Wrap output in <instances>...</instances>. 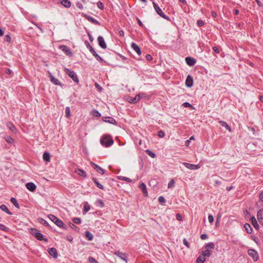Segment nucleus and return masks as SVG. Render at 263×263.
<instances>
[{
  "label": "nucleus",
  "mask_w": 263,
  "mask_h": 263,
  "mask_svg": "<svg viewBox=\"0 0 263 263\" xmlns=\"http://www.w3.org/2000/svg\"><path fill=\"white\" fill-rule=\"evenodd\" d=\"M100 143L102 145L108 147L114 143L112 137L109 135H104L100 139Z\"/></svg>",
  "instance_id": "nucleus-1"
},
{
  "label": "nucleus",
  "mask_w": 263,
  "mask_h": 263,
  "mask_svg": "<svg viewBox=\"0 0 263 263\" xmlns=\"http://www.w3.org/2000/svg\"><path fill=\"white\" fill-rule=\"evenodd\" d=\"M48 217L58 227H59L60 228H62L64 230L67 229V227L64 225L63 222L61 220L59 219L57 217H56L55 216H54L52 214H50L48 215Z\"/></svg>",
  "instance_id": "nucleus-2"
},
{
  "label": "nucleus",
  "mask_w": 263,
  "mask_h": 263,
  "mask_svg": "<svg viewBox=\"0 0 263 263\" xmlns=\"http://www.w3.org/2000/svg\"><path fill=\"white\" fill-rule=\"evenodd\" d=\"M153 5L154 6V8L157 13L158 15H159L162 18L167 20V21H171L170 18L166 15L162 11L161 9L157 5V4L155 2H153Z\"/></svg>",
  "instance_id": "nucleus-3"
},
{
  "label": "nucleus",
  "mask_w": 263,
  "mask_h": 263,
  "mask_svg": "<svg viewBox=\"0 0 263 263\" xmlns=\"http://www.w3.org/2000/svg\"><path fill=\"white\" fill-rule=\"evenodd\" d=\"M65 72L70 78H71L72 79V80L74 82H76L77 83H79V78H78L76 73L74 71L71 70L69 69L68 68H65Z\"/></svg>",
  "instance_id": "nucleus-4"
},
{
  "label": "nucleus",
  "mask_w": 263,
  "mask_h": 263,
  "mask_svg": "<svg viewBox=\"0 0 263 263\" xmlns=\"http://www.w3.org/2000/svg\"><path fill=\"white\" fill-rule=\"evenodd\" d=\"M248 254L251 257H252V258H253V259L254 261H256L258 259L259 256H258V253L256 251H255V250H253V249H249L248 250Z\"/></svg>",
  "instance_id": "nucleus-5"
},
{
  "label": "nucleus",
  "mask_w": 263,
  "mask_h": 263,
  "mask_svg": "<svg viewBox=\"0 0 263 263\" xmlns=\"http://www.w3.org/2000/svg\"><path fill=\"white\" fill-rule=\"evenodd\" d=\"M90 164L98 173L101 174L102 175L105 173V170L102 169L101 167H100L99 165H98L94 162H91Z\"/></svg>",
  "instance_id": "nucleus-6"
},
{
  "label": "nucleus",
  "mask_w": 263,
  "mask_h": 263,
  "mask_svg": "<svg viewBox=\"0 0 263 263\" xmlns=\"http://www.w3.org/2000/svg\"><path fill=\"white\" fill-rule=\"evenodd\" d=\"M59 48L64 52L67 55H71L72 54L70 49L66 45H61L60 46Z\"/></svg>",
  "instance_id": "nucleus-7"
},
{
  "label": "nucleus",
  "mask_w": 263,
  "mask_h": 263,
  "mask_svg": "<svg viewBox=\"0 0 263 263\" xmlns=\"http://www.w3.org/2000/svg\"><path fill=\"white\" fill-rule=\"evenodd\" d=\"M183 164L187 168L192 170H195L200 168V165L191 164L186 162L183 163Z\"/></svg>",
  "instance_id": "nucleus-8"
},
{
  "label": "nucleus",
  "mask_w": 263,
  "mask_h": 263,
  "mask_svg": "<svg viewBox=\"0 0 263 263\" xmlns=\"http://www.w3.org/2000/svg\"><path fill=\"white\" fill-rule=\"evenodd\" d=\"M185 60L186 64L190 66H194L196 63V60L194 58L190 57L185 58Z\"/></svg>",
  "instance_id": "nucleus-9"
},
{
  "label": "nucleus",
  "mask_w": 263,
  "mask_h": 263,
  "mask_svg": "<svg viewBox=\"0 0 263 263\" xmlns=\"http://www.w3.org/2000/svg\"><path fill=\"white\" fill-rule=\"evenodd\" d=\"M98 41L99 46L103 49H106L107 47L106 44L103 37L102 36H99L98 37Z\"/></svg>",
  "instance_id": "nucleus-10"
},
{
  "label": "nucleus",
  "mask_w": 263,
  "mask_h": 263,
  "mask_svg": "<svg viewBox=\"0 0 263 263\" xmlns=\"http://www.w3.org/2000/svg\"><path fill=\"white\" fill-rule=\"evenodd\" d=\"M102 120L103 121L105 122H108L109 123H111L112 124L116 125L117 124V121L116 120L110 117H105L102 118Z\"/></svg>",
  "instance_id": "nucleus-11"
},
{
  "label": "nucleus",
  "mask_w": 263,
  "mask_h": 263,
  "mask_svg": "<svg viewBox=\"0 0 263 263\" xmlns=\"http://www.w3.org/2000/svg\"><path fill=\"white\" fill-rule=\"evenodd\" d=\"M115 254L117 256L120 257L121 259H122L123 260L127 262V256L125 253H124L123 252H121L120 251H117L115 253Z\"/></svg>",
  "instance_id": "nucleus-12"
},
{
  "label": "nucleus",
  "mask_w": 263,
  "mask_h": 263,
  "mask_svg": "<svg viewBox=\"0 0 263 263\" xmlns=\"http://www.w3.org/2000/svg\"><path fill=\"white\" fill-rule=\"evenodd\" d=\"M257 217L259 222L263 226V209H260L258 211Z\"/></svg>",
  "instance_id": "nucleus-13"
},
{
  "label": "nucleus",
  "mask_w": 263,
  "mask_h": 263,
  "mask_svg": "<svg viewBox=\"0 0 263 263\" xmlns=\"http://www.w3.org/2000/svg\"><path fill=\"white\" fill-rule=\"evenodd\" d=\"M49 78L50 81L55 85L58 86H62V84L60 82V81L57 78H54L52 75L50 73L49 74Z\"/></svg>",
  "instance_id": "nucleus-14"
},
{
  "label": "nucleus",
  "mask_w": 263,
  "mask_h": 263,
  "mask_svg": "<svg viewBox=\"0 0 263 263\" xmlns=\"http://www.w3.org/2000/svg\"><path fill=\"white\" fill-rule=\"evenodd\" d=\"M185 84L188 87H191L193 85V79L192 76L188 75L187 76Z\"/></svg>",
  "instance_id": "nucleus-15"
},
{
  "label": "nucleus",
  "mask_w": 263,
  "mask_h": 263,
  "mask_svg": "<svg viewBox=\"0 0 263 263\" xmlns=\"http://www.w3.org/2000/svg\"><path fill=\"white\" fill-rule=\"evenodd\" d=\"M26 188L31 192H33L36 188V186L33 182H28L26 184Z\"/></svg>",
  "instance_id": "nucleus-16"
},
{
  "label": "nucleus",
  "mask_w": 263,
  "mask_h": 263,
  "mask_svg": "<svg viewBox=\"0 0 263 263\" xmlns=\"http://www.w3.org/2000/svg\"><path fill=\"white\" fill-rule=\"evenodd\" d=\"M49 254L53 257L54 258L58 257V252L57 249L55 248H51L49 249L48 250Z\"/></svg>",
  "instance_id": "nucleus-17"
},
{
  "label": "nucleus",
  "mask_w": 263,
  "mask_h": 263,
  "mask_svg": "<svg viewBox=\"0 0 263 263\" xmlns=\"http://www.w3.org/2000/svg\"><path fill=\"white\" fill-rule=\"evenodd\" d=\"M131 47L132 48L138 53V55H141V51L140 47L135 43L131 44Z\"/></svg>",
  "instance_id": "nucleus-18"
},
{
  "label": "nucleus",
  "mask_w": 263,
  "mask_h": 263,
  "mask_svg": "<svg viewBox=\"0 0 263 263\" xmlns=\"http://www.w3.org/2000/svg\"><path fill=\"white\" fill-rule=\"evenodd\" d=\"M35 237L39 240H43L46 242H47L48 241V239L44 238L43 235L42 233H41L39 231L37 233V234L36 235Z\"/></svg>",
  "instance_id": "nucleus-19"
},
{
  "label": "nucleus",
  "mask_w": 263,
  "mask_h": 263,
  "mask_svg": "<svg viewBox=\"0 0 263 263\" xmlns=\"http://www.w3.org/2000/svg\"><path fill=\"white\" fill-rule=\"evenodd\" d=\"M75 172L79 176H82L85 178L87 177V174L86 172L82 169L78 168L75 171Z\"/></svg>",
  "instance_id": "nucleus-20"
},
{
  "label": "nucleus",
  "mask_w": 263,
  "mask_h": 263,
  "mask_svg": "<svg viewBox=\"0 0 263 263\" xmlns=\"http://www.w3.org/2000/svg\"><path fill=\"white\" fill-rule=\"evenodd\" d=\"M7 126L13 132L16 133L17 130L15 126L10 122L7 123Z\"/></svg>",
  "instance_id": "nucleus-21"
},
{
  "label": "nucleus",
  "mask_w": 263,
  "mask_h": 263,
  "mask_svg": "<svg viewBox=\"0 0 263 263\" xmlns=\"http://www.w3.org/2000/svg\"><path fill=\"white\" fill-rule=\"evenodd\" d=\"M251 223L253 225V226L256 230H258L259 227V225H258V223L257 222V220H256V218L254 217H252L251 218Z\"/></svg>",
  "instance_id": "nucleus-22"
},
{
  "label": "nucleus",
  "mask_w": 263,
  "mask_h": 263,
  "mask_svg": "<svg viewBox=\"0 0 263 263\" xmlns=\"http://www.w3.org/2000/svg\"><path fill=\"white\" fill-rule=\"evenodd\" d=\"M0 209L10 215H12V213L9 210L8 208L5 204H2L0 206Z\"/></svg>",
  "instance_id": "nucleus-23"
},
{
  "label": "nucleus",
  "mask_w": 263,
  "mask_h": 263,
  "mask_svg": "<svg viewBox=\"0 0 263 263\" xmlns=\"http://www.w3.org/2000/svg\"><path fill=\"white\" fill-rule=\"evenodd\" d=\"M139 188L143 192V194L145 196H147V192L146 191V185L144 183H142L139 185Z\"/></svg>",
  "instance_id": "nucleus-24"
},
{
  "label": "nucleus",
  "mask_w": 263,
  "mask_h": 263,
  "mask_svg": "<svg viewBox=\"0 0 263 263\" xmlns=\"http://www.w3.org/2000/svg\"><path fill=\"white\" fill-rule=\"evenodd\" d=\"M43 160L47 162L50 161V156L48 152H45L43 155Z\"/></svg>",
  "instance_id": "nucleus-25"
},
{
  "label": "nucleus",
  "mask_w": 263,
  "mask_h": 263,
  "mask_svg": "<svg viewBox=\"0 0 263 263\" xmlns=\"http://www.w3.org/2000/svg\"><path fill=\"white\" fill-rule=\"evenodd\" d=\"M86 18L91 23H92L95 25H100V23L97 20H96L94 17L91 16H87L86 17Z\"/></svg>",
  "instance_id": "nucleus-26"
},
{
  "label": "nucleus",
  "mask_w": 263,
  "mask_h": 263,
  "mask_svg": "<svg viewBox=\"0 0 263 263\" xmlns=\"http://www.w3.org/2000/svg\"><path fill=\"white\" fill-rule=\"evenodd\" d=\"M219 123L222 126L224 127L227 129H228L229 132H231L232 129L230 126L224 121H219Z\"/></svg>",
  "instance_id": "nucleus-27"
},
{
  "label": "nucleus",
  "mask_w": 263,
  "mask_h": 263,
  "mask_svg": "<svg viewBox=\"0 0 263 263\" xmlns=\"http://www.w3.org/2000/svg\"><path fill=\"white\" fill-rule=\"evenodd\" d=\"M140 100L139 98V96L138 95H137L134 98H130V99L128 100V101L132 103H136L138 101Z\"/></svg>",
  "instance_id": "nucleus-28"
},
{
  "label": "nucleus",
  "mask_w": 263,
  "mask_h": 263,
  "mask_svg": "<svg viewBox=\"0 0 263 263\" xmlns=\"http://www.w3.org/2000/svg\"><path fill=\"white\" fill-rule=\"evenodd\" d=\"M92 180L93 181V182L95 183V184L96 185V186L99 188L100 189H101V190H103L104 189V187H103V185H102L101 184H100L97 178H92Z\"/></svg>",
  "instance_id": "nucleus-29"
},
{
  "label": "nucleus",
  "mask_w": 263,
  "mask_h": 263,
  "mask_svg": "<svg viewBox=\"0 0 263 263\" xmlns=\"http://www.w3.org/2000/svg\"><path fill=\"white\" fill-rule=\"evenodd\" d=\"M244 228L248 233L251 234L252 233V228L250 224H245Z\"/></svg>",
  "instance_id": "nucleus-30"
},
{
  "label": "nucleus",
  "mask_w": 263,
  "mask_h": 263,
  "mask_svg": "<svg viewBox=\"0 0 263 263\" xmlns=\"http://www.w3.org/2000/svg\"><path fill=\"white\" fill-rule=\"evenodd\" d=\"M90 205L88 203V202H86L83 207V214H86L87 212H88L90 210Z\"/></svg>",
  "instance_id": "nucleus-31"
},
{
  "label": "nucleus",
  "mask_w": 263,
  "mask_h": 263,
  "mask_svg": "<svg viewBox=\"0 0 263 263\" xmlns=\"http://www.w3.org/2000/svg\"><path fill=\"white\" fill-rule=\"evenodd\" d=\"M61 4L66 8H69L71 6V3L68 0H62Z\"/></svg>",
  "instance_id": "nucleus-32"
},
{
  "label": "nucleus",
  "mask_w": 263,
  "mask_h": 263,
  "mask_svg": "<svg viewBox=\"0 0 263 263\" xmlns=\"http://www.w3.org/2000/svg\"><path fill=\"white\" fill-rule=\"evenodd\" d=\"M97 59V61L101 62L103 61V59L101 57L99 56V55L96 52L95 50L93 51V52H92L91 53Z\"/></svg>",
  "instance_id": "nucleus-33"
},
{
  "label": "nucleus",
  "mask_w": 263,
  "mask_h": 263,
  "mask_svg": "<svg viewBox=\"0 0 263 263\" xmlns=\"http://www.w3.org/2000/svg\"><path fill=\"white\" fill-rule=\"evenodd\" d=\"M215 245L213 242H209L205 246V249L211 251L214 249Z\"/></svg>",
  "instance_id": "nucleus-34"
},
{
  "label": "nucleus",
  "mask_w": 263,
  "mask_h": 263,
  "mask_svg": "<svg viewBox=\"0 0 263 263\" xmlns=\"http://www.w3.org/2000/svg\"><path fill=\"white\" fill-rule=\"evenodd\" d=\"M85 236L89 241L92 240L93 237V235L88 231L85 232Z\"/></svg>",
  "instance_id": "nucleus-35"
},
{
  "label": "nucleus",
  "mask_w": 263,
  "mask_h": 263,
  "mask_svg": "<svg viewBox=\"0 0 263 263\" xmlns=\"http://www.w3.org/2000/svg\"><path fill=\"white\" fill-rule=\"evenodd\" d=\"M10 201L16 208L20 209L19 204L18 203L17 200L15 198L12 197L10 199Z\"/></svg>",
  "instance_id": "nucleus-36"
},
{
  "label": "nucleus",
  "mask_w": 263,
  "mask_h": 263,
  "mask_svg": "<svg viewBox=\"0 0 263 263\" xmlns=\"http://www.w3.org/2000/svg\"><path fill=\"white\" fill-rule=\"evenodd\" d=\"M85 45L86 47L89 49V51L91 53L95 50L93 47L90 45L89 43L87 41H85Z\"/></svg>",
  "instance_id": "nucleus-37"
},
{
  "label": "nucleus",
  "mask_w": 263,
  "mask_h": 263,
  "mask_svg": "<svg viewBox=\"0 0 263 263\" xmlns=\"http://www.w3.org/2000/svg\"><path fill=\"white\" fill-rule=\"evenodd\" d=\"M205 261V258L204 256H199L196 260V263H203Z\"/></svg>",
  "instance_id": "nucleus-38"
},
{
  "label": "nucleus",
  "mask_w": 263,
  "mask_h": 263,
  "mask_svg": "<svg viewBox=\"0 0 263 263\" xmlns=\"http://www.w3.org/2000/svg\"><path fill=\"white\" fill-rule=\"evenodd\" d=\"M118 178L121 180H124L127 182H132L131 179L126 177H124V176H118Z\"/></svg>",
  "instance_id": "nucleus-39"
},
{
  "label": "nucleus",
  "mask_w": 263,
  "mask_h": 263,
  "mask_svg": "<svg viewBox=\"0 0 263 263\" xmlns=\"http://www.w3.org/2000/svg\"><path fill=\"white\" fill-rule=\"evenodd\" d=\"M72 221L73 223L80 224L82 222L81 219L80 218L74 217L72 219Z\"/></svg>",
  "instance_id": "nucleus-40"
},
{
  "label": "nucleus",
  "mask_w": 263,
  "mask_h": 263,
  "mask_svg": "<svg viewBox=\"0 0 263 263\" xmlns=\"http://www.w3.org/2000/svg\"><path fill=\"white\" fill-rule=\"evenodd\" d=\"M210 255H211L210 251L206 249H205V250L202 252V256H204V258H205V257H209Z\"/></svg>",
  "instance_id": "nucleus-41"
},
{
  "label": "nucleus",
  "mask_w": 263,
  "mask_h": 263,
  "mask_svg": "<svg viewBox=\"0 0 263 263\" xmlns=\"http://www.w3.org/2000/svg\"><path fill=\"white\" fill-rule=\"evenodd\" d=\"M91 114L96 117H101V114L97 110H93L91 112Z\"/></svg>",
  "instance_id": "nucleus-42"
},
{
  "label": "nucleus",
  "mask_w": 263,
  "mask_h": 263,
  "mask_svg": "<svg viewBox=\"0 0 263 263\" xmlns=\"http://www.w3.org/2000/svg\"><path fill=\"white\" fill-rule=\"evenodd\" d=\"M39 231L37 230V229H34V228H31L30 229V233L33 235L34 236V237L36 236V235L37 234V233L39 232Z\"/></svg>",
  "instance_id": "nucleus-43"
},
{
  "label": "nucleus",
  "mask_w": 263,
  "mask_h": 263,
  "mask_svg": "<svg viewBox=\"0 0 263 263\" xmlns=\"http://www.w3.org/2000/svg\"><path fill=\"white\" fill-rule=\"evenodd\" d=\"M5 140L8 143H13L14 142V140L9 136H7L5 137Z\"/></svg>",
  "instance_id": "nucleus-44"
},
{
  "label": "nucleus",
  "mask_w": 263,
  "mask_h": 263,
  "mask_svg": "<svg viewBox=\"0 0 263 263\" xmlns=\"http://www.w3.org/2000/svg\"><path fill=\"white\" fill-rule=\"evenodd\" d=\"M146 153L149 156H150L152 158H155L156 157V154L153 153V152L151 151L150 150H146Z\"/></svg>",
  "instance_id": "nucleus-45"
},
{
  "label": "nucleus",
  "mask_w": 263,
  "mask_h": 263,
  "mask_svg": "<svg viewBox=\"0 0 263 263\" xmlns=\"http://www.w3.org/2000/svg\"><path fill=\"white\" fill-rule=\"evenodd\" d=\"M69 225V227L73 230H74L76 231H78L79 230V228L77 226L74 225L73 223L70 222Z\"/></svg>",
  "instance_id": "nucleus-46"
},
{
  "label": "nucleus",
  "mask_w": 263,
  "mask_h": 263,
  "mask_svg": "<svg viewBox=\"0 0 263 263\" xmlns=\"http://www.w3.org/2000/svg\"><path fill=\"white\" fill-rule=\"evenodd\" d=\"M0 230L5 232H8L9 228L3 224L0 223Z\"/></svg>",
  "instance_id": "nucleus-47"
},
{
  "label": "nucleus",
  "mask_w": 263,
  "mask_h": 263,
  "mask_svg": "<svg viewBox=\"0 0 263 263\" xmlns=\"http://www.w3.org/2000/svg\"><path fill=\"white\" fill-rule=\"evenodd\" d=\"M182 106L184 107H189V108H193V106L189 102H184L182 104Z\"/></svg>",
  "instance_id": "nucleus-48"
},
{
  "label": "nucleus",
  "mask_w": 263,
  "mask_h": 263,
  "mask_svg": "<svg viewBox=\"0 0 263 263\" xmlns=\"http://www.w3.org/2000/svg\"><path fill=\"white\" fill-rule=\"evenodd\" d=\"M4 40H5V41H6L8 43H10L11 40L10 35L9 34L6 35L4 37Z\"/></svg>",
  "instance_id": "nucleus-49"
},
{
  "label": "nucleus",
  "mask_w": 263,
  "mask_h": 263,
  "mask_svg": "<svg viewBox=\"0 0 263 263\" xmlns=\"http://www.w3.org/2000/svg\"><path fill=\"white\" fill-rule=\"evenodd\" d=\"M138 95V96H139V98L140 100L142 98H147V94L145 93H144V92L140 93Z\"/></svg>",
  "instance_id": "nucleus-50"
},
{
  "label": "nucleus",
  "mask_w": 263,
  "mask_h": 263,
  "mask_svg": "<svg viewBox=\"0 0 263 263\" xmlns=\"http://www.w3.org/2000/svg\"><path fill=\"white\" fill-rule=\"evenodd\" d=\"M40 222L41 223H42V224H43L44 226H48V223L47 222V221L46 220H44L43 218H41L40 219Z\"/></svg>",
  "instance_id": "nucleus-51"
},
{
  "label": "nucleus",
  "mask_w": 263,
  "mask_h": 263,
  "mask_svg": "<svg viewBox=\"0 0 263 263\" xmlns=\"http://www.w3.org/2000/svg\"><path fill=\"white\" fill-rule=\"evenodd\" d=\"M97 7L101 10H103L104 8L103 4L101 2H99L97 3Z\"/></svg>",
  "instance_id": "nucleus-52"
},
{
  "label": "nucleus",
  "mask_w": 263,
  "mask_h": 263,
  "mask_svg": "<svg viewBox=\"0 0 263 263\" xmlns=\"http://www.w3.org/2000/svg\"><path fill=\"white\" fill-rule=\"evenodd\" d=\"M175 185V181L173 179L171 180L168 184V188H172Z\"/></svg>",
  "instance_id": "nucleus-53"
},
{
  "label": "nucleus",
  "mask_w": 263,
  "mask_h": 263,
  "mask_svg": "<svg viewBox=\"0 0 263 263\" xmlns=\"http://www.w3.org/2000/svg\"><path fill=\"white\" fill-rule=\"evenodd\" d=\"M70 110L69 107H66L65 108V114L66 117L68 118L70 116Z\"/></svg>",
  "instance_id": "nucleus-54"
},
{
  "label": "nucleus",
  "mask_w": 263,
  "mask_h": 263,
  "mask_svg": "<svg viewBox=\"0 0 263 263\" xmlns=\"http://www.w3.org/2000/svg\"><path fill=\"white\" fill-rule=\"evenodd\" d=\"M158 201L160 203H164L165 202L166 200H165V198L163 196H160L158 198Z\"/></svg>",
  "instance_id": "nucleus-55"
},
{
  "label": "nucleus",
  "mask_w": 263,
  "mask_h": 263,
  "mask_svg": "<svg viewBox=\"0 0 263 263\" xmlns=\"http://www.w3.org/2000/svg\"><path fill=\"white\" fill-rule=\"evenodd\" d=\"M88 261L90 263H98V261L92 257H89Z\"/></svg>",
  "instance_id": "nucleus-56"
},
{
  "label": "nucleus",
  "mask_w": 263,
  "mask_h": 263,
  "mask_svg": "<svg viewBox=\"0 0 263 263\" xmlns=\"http://www.w3.org/2000/svg\"><path fill=\"white\" fill-rule=\"evenodd\" d=\"M158 136L160 138H163L165 136V133L163 130H160L158 133Z\"/></svg>",
  "instance_id": "nucleus-57"
},
{
  "label": "nucleus",
  "mask_w": 263,
  "mask_h": 263,
  "mask_svg": "<svg viewBox=\"0 0 263 263\" xmlns=\"http://www.w3.org/2000/svg\"><path fill=\"white\" fill-rule=\"evenodd\" d=\"M183 243L184 245H185L187 248H190V244L185 238L183 239Z\"/></svg>",
  "instance_id": "nucleus-58"
},
{
  "label": "nucleus",
  "mask_w": 263,
  "mask_h": 263,
  "mask_svg": "<svg viewBox=\"0 0 263 263\" xmlns=\"http://www.w3.org/2000/svg\"><path fill=\"white\" fill-rule=\"evenodd\" d=\"M97 202L98 203L99 205L101 208H103L104 206V204L102 200L99 199L98 200Z\"/></svg>",
  "instance_id": "nucleus-59"
},
{
  "label": "nucleus",
  "mask_w": 263,
  "mask_h": 263,
  "mask_svg": "<svg viewBox=\"0 0 263 263\" xmlns=\"http://www.w3.org/2000/svg\"><path fill=\"white\" fill-rule=\"evenodd\" d=\"M197 25L199 27H201V26H203L204 22H203V21L202 20H199L197 21Z\"/></svg>",
  "instance_id": "nucleus-60"
},
{
  "label": "nucleus",
  "mask_w": 263,
  "mask_h": 263,
  "mask_svg": "<svg viewBox=\"0 0 263 263\" xmlns=\"http://www.w3.org/2000/svg\"><path fill=\"white\" fill-rule=\"evenodd\" d=\"M208 220L210 223H212L214 221V217L211 214L209 215Z\"/></svg>",
  "instance_id": "nucleus-61"
},
{
  "label": "nucleus",
  "mask_w": 263,
  "mask_h": 263,
  "mask_svg": "<svg viewBox=\"0 0 263 263\" xmlns=\"http://www.w3.org/2000/svg\"><path fill=\"white\" fill-rule=\"evenodd\" d=\"M77 7L81 10L83 9V6L81 3H77L76 4Z\"/></svg>",
  "instance_id": "nucleus-62"
},
{
  "label": "nucleus",
  "mask_w": 263,
  "mask_h": 263,
  "mask_svg": "<svg viewBox=\"0 0 263 263\" xmlns=\"http://www.w3.org/2000/svg\"><path fill=\"white\" fill-rule=\"evenodd\" d=\"M208 237V235L206 234H202L200 236V238L202 240H205L207 239Z\"/></svg>",
  "instance_id": "nucleus-63"
},
{
  "label": "nucleus",
  "mask_w": 263,
  "mask_h": 263,
  "mask_svg": "<svg viewBox=\"0 0 263 263\" xmlns=\"http://www.w3.org/2000/svg\"><path fill=\"white\" fill-rule=\"evenodd\" d=\"M146 59L147 61H151L153 60V57L151 54H147L146 55Z\"/></svg>",
  "instance_id": "nucleus-64"
}]
</instances>
